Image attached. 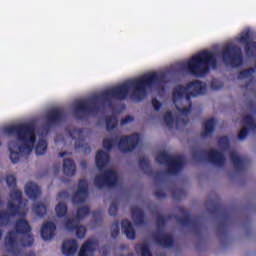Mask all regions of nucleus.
<instances>
[{"mask_svg": "<svg viewBox=\"0 0 256 256\" xmlns=\"http://www.w3.org/2000/svg\"><path fill=\"white\" fill-rule=\"evenodd\" d=\"M65 119V110L51 108L44 115V132H41L35 121L16 122L1 126L0 131L4 135H14L15 138L8 142L10 161L15 165L35 151L36 155H45L48 143L43 133H47L51 127H55Z\"/></svg>", "mask_w": 256, "mask_h": 256, "instance_id": "nucleus-1", "label": "nucleus"}, {"mask_svg": "<svg viewBox=\"0 0 256 256\" xmlns=\"http://www.w3.org/2000/svg\"><path fill=\"white\" fill-rule=\"evenodd\" d=\"M89 197V184L87 180L81 179L78 183V189L72 196L73 205H77L78 211L75 217H69L67 215V204L65 201L69 199V192L62 191L58 194V204L55 207L56 217L62 220V227L66 231H75L78 239H83L87 233L85 226H79V222L83 221L89 213V206L84 205L85 201Z\"/></svg>", "mask_w": 256, "mask_h": 256, "instance_id": "nucleus-2", "label": "nucleus"}, {"mask_svg": "<svg viewBox=\"0 0 256 256\" xmlns=\"http://www.w3.org/2000/svg\"><path fill=\"white\" fill-rule=\"evenodd\" d=\"M129 83L125 82L116 86H111L101 92H96L88 98L77 99L71 106V113L77 119L85 120L89 117H95L101 113L105 106L113 103L115 99L127 97Z\"/></svg>", "mask_w": 256, "mask_h": 256, "instance_id": "nucleus-3", "label": "nucleus"}, {"mask_svg": "<svg viewBox=\"0 0 256 256\" xmlns=\"http://www.w3.org/2000/svg\"><path fill=\"white\" fill-rule=\"evenodd\" d=\"M207 93V84L199 80L189 82L187 85H177L172 91L173 105L178 112V118L175 120V116L171 111H167L163 116V123L168 129H173V126L179 123H187V118L191 115V97H199V95H205Z\"/></svg>", "mask_w": 256, "mask_h": 256, "instance_id": "nucleus-4", "label": "nucleus"}, {"mask_svg": "<svg viewBox=\"0 0 256 256\" xmlns=\"http://www.w3.org/2000/svg\"><path fill=\"white\" fill-rule=\"evenodd\" d=\"M169 72H146L137 78L130 79V91L136 101H141L147 97L148 93L155 91H164L167 81H169Z\"/></svg>", "mask_w": 256, "mask_h": 256, "instance_id": "nucleus-5", "label": "nucleus"}, {"mask_svg": "<svg viewBox=\"0 0 256 256\" xmlns=\"http://www.w3.org/2000/svg\"><path fill=\"white\" fill-rule=\"evenodd\" d=\"M95 164L97 169L101 174L96 175L94 179V185L98 189H103V187H115L118 185L120 178L115 168L111 167L109 164V153L103 150H99L96 153Z\"/></svg>", "mask_w": 256, "mask_h": 256, "instance_id": "nucleus-6", "label": "nucleus"}, {"mask_svg": "<svg viewBox=\"0 0 256 256\" xmlns=\"http://www.w3.org/2000/svg\"><path fill=\"white\" fill-rule=\"evenodd\" d=\"M220 150H210L207 154L208 161L216 165V167H223L225 165V153H229L235 169L243 171L247 165V160L239 156L236 151L229 148V138L226 136L219 140Z\"/></svg>", "mask_w": 256, "mask_h": 256, "instance_id": "nucleus-7", "label": "nucleus"}, {"mask_svg": "<svg viewBox=\"0 0 256 256\" xmlns=\"http://www.w3.org/2000/svg\"><path fill=\"white\" fill-rule=\"evenodd\" d=\"M89 134V130L86 128L82 129H73L69 131L65 136L58 135L56 137V145H74L77 151L81 153H89L91 148L89 144L85 143V137Z\"/></svg>", "mask_w": 256, "mask_h": 256, "instance_id": "nucleus-8", "label": "nucleus"}, {"mask_svg": "<svg viewBox=\"0 0 256 256\" xmlns=\"http://www.w3.org/2000/svg\"><path fill=\"white\" fill-rule=\"evenodd\" d=\"M156 161L157 163H160V165L167 166L169 175H177V173L183 169V165L185 164L181 156H173L165 150L158 153Z\"/></svg>", "mask_w": 256, "mask_h": 256, "instance_id": "nucleus-9", "label": "nucleus"}, {"mask_svg": "<svg viewBox=\"0 0 256 256\" xmlns=\"http://www.w3.org/2000/svg\"><path fill=\"white\" fill-rule=\"evenodd\" d=\"M6 183H7L8 187H10V189H12L10 191L8 203H9V201H11V195H13L15 193H20L18 201L14 200L13 205H14V207H24V209H28L27 204L29 203V201L27 199H23V192H21V190L15 188V185H17V178L15 177V174H7L6 175ZM14 199H17V194L14 195Z\"/></svg>", "mask_w": 256, "mask_h": 256, "instance_id": "nucleus-10", "label": "nucleus"}, {"mask_svg": "<svg viewBox=\"0 0 256 256\" xmlns=\"http://www.w3.org/2000/svg\"><path fill=\"white\" fill-rule=\"evenodd\" d=\"M113 145H117L120 151H129V138L127 136L121 138L117 137L115 140H113V138L109 136L104 138V149H107V151H109L110 149H112Z\"/></svg>", "mask_w": 256, "mask_h": 256, "instance_id": "nucleus-11", "label": "nucleus"}, {"mask_svg": "<svg viewBox=\"0 0 256 256\" xmlns=\"http://www.w3.org/2000/svg\"><path fill=\"white\" fill-rule=\"evenodd\" d=\"M255 68H245L242 71H240L237 75V81L241 87H244L246 89H249L251 87V84L255 81Z\"/></svg>", "mask_w": 256, "mask_h": 256, "instance_id": "nucleus-12", "label": "nucleus"}, {"mask_svg": "<svg viewBox=\"0 0 256 256\" xmlns=\"http://www.w3.org/2000/svg\"><path fill=\"white\" fill-rule=\"evenodd\" d=\"M242 129L238 134V139H245L248 131H255L256 129V120L251 116V114H245L242 116Z\"/></svg>", "mask_w": 256, "mask_h": 256, "instance_id": "nucleus-13", "label": "nucleus"}, {"mask_svg": "<svg viewBox=\"0 0 256 256\" xmlns=\"http://www.w3.org/2000/svg\"><path fill=\"white\" fill-rule=\"evenodd\" d=\"M24 193L32 201H37L41 197V187L33 181H28L24 186Z\"/></svg>", "mask_w": 256, "mask_h": 256, "instance_id": "nucleus-14", "label": "nucleus"}, {"mask_svg": "<svg viewBox=\"0 0 256 256\" xmlns=\"http://www.w3.org/2000/svg\"><path fill=\"white\" fill-rule=\"evenodd\" d=\"M98 243L95 238L88 239L81 247L78 256H95Z\"/></svg>", "mask_w": 256, "mask_h": 256, "instance_id": "nucleus-15", "label": "nucleus"}, {"mask_svg": "<svg viewBox=\"0 0 256 256\" xmlns=\"http://www.w3.org/2000/svg\"><path fill=\"white\" fill-rule=\"evenodd\" d=\"M57 226L51 221L44 222L41 228V237L44 241H51L55 237Z\"/></svg>", "mask_w": 256, "mask_h": 256, "instance_id": "nucleus-16", "label": "nucleus"}, {"mask_svg": "<svg viewBox=\"0 0 256 256\" xmlns=\"http://www.w3.org/2000/svg\"><path fill=\"white\" fill-rule=\"evenodd\" d=\"M79 245L75 239H67L62 245V254L64 256H74L77 253Z\"/></svg>", "mask_w": 256, "mask_h": 256, "instance_id": "nucleus-17", "label": "nucleus"}, {"mask_svg": "<svg viewBox=\"0 0 256 256\" xmlns=\"http://www.w3.org/2000/svg\"><path fill=\"white\" fill-rule=\"evenodd\" d=\"M154 241L161 247H169L173 244V237L170 234L159 232L154 236Z\"/></svg>", "mask_w": 256, "mask_h": 256, "instance_id": "nucleus-18", "label": "nucleus"}, {"mask_svg": "<svg viewBox=\"0 0 256 256\" xmlns=\"http://www.w3.org/2000/svg\"><path fill=\"white\" fill-rule=\"evenodd\" d=\"M97 127L106 126V131H113L117 127V118L115 116L107 117V118H100L96 123Z\"/></svg>", "mask_w": 256, "mask_h": 256, "instance_id": "nucleus-19", "label": "nucleus"}, {"mask_svg": "<svg viewBox=\"0 0 256 256\" xmlns=\"http://www.w3.org/2000/svg\"><path fill=\"white\" fill-rule=\"evenodd\" d=\"M76 171H77V166L75 165V162H73L71 158H65L63 161L64 175H67V177H73L75 176Z\"/></svg>", "mask_w": 256, "mask_h": 256, "instance_id": "nucleus-20", "label": "nucleus"}, {"mask_svg": "<svg viewBox=\"0 0 256 256\" xmlns=\"http://www.w3.org/2000/svg\"><path fill=\"white\" fill-rule=\"evenodd\" d=\"M216 121L215 119L211 118L204 122V130L202 132V137H209V135L213 134V131L215 129Z\"/></svg>", "mask_w": 256, "mask_h": 256, "instance_id": "nucleus-21", "label": "nucleus"}, {"mask_svg": "<svg viewBox=\"0 0 256 256\" xmlns=\"http://www.w3.org/2000/svg\"><path fill=\"white\" fill-rule=\"evenodd\" d=\"M32 211L37 217H45L47 215V206L43 203H37L33 205Z\"/></svg>", "mask_w": 256, "mask_h": 256, "instance_id": "nucleus-22", "label": "nucleus"}, {"mask_svg": "<svg viewBox=\"0 0 256 256\" xmlns=\"http://www.w3.org/2000/svg\"><path fill=\"white\" fill-rule=\"evenodd\" d=\"M136 251L141 256H152L151 250L149 249V244H139L136 246Z\"/></svg>", "mask_w": 256, "mask_h": 256, "instance_id": "nucleus-23", "label": "nucleus"}, {"mask_svg": "<svg viewBox=\"0 0 256 256\" xmlns=\"http://www.w3.org/2000/svg\"><path fill=\"white\" fill-rule=\"evenodd\" d=\"M132 219L137 223V225L143 223V210L141 208L133 210Z\"/></svg>", "mask_w": 256, "mask_h": 256, "instance_id": "nucleus-24", "label": "nucleus"}, {"mask_svg": "<svg viewBox=\"0 0 256 256\" xmlns=\"http://www.w3.org/2000/svg\"><path fill=\"white\" fill-rule=\"evenodd\" d=\"M224 85L225 83H223V80L217 78L210 82V87L213 91H219V89H223Z\"/></svg>", "mask_w": 256, "mask_h": 256, "instance_id": "nucleus-25", "label": "nucleus"}, {"mask_svg": "<svg viewBox=\"0 0 256 256\" xmlns=\"http://www.w3.org/2000/svg\"><path fill=\"white\" fill-rule=\"evenodd\" d=\"M141 141V138L139 136V134H134L130 136V144H129V151H131L132 149H135L139 142Z\"/></svg>", "mask_w": 256, "mask_h": 256, "instance_id": "nucleus-26", "label": "nucleus"}, {"mask_svg": "<svg viewBox=\"0 0 256 256\" xmlns=\"http://www.w3.org/2000/svg\"><path fill=\"white\" fill-rule=\"evenodd\" d=\"M164 106L165 104L161 103V101H159L157 98H154L152 100V107L154 111H161V109H163Z\"/></svg>", "mask_w": 256, "mask_h": 256, "instance_id": "nucleus-27", "label": "nucleus"}, {"mask_svg": "<svg viewBox=\"0 0 256 256\" xmlns=\"http://www.w3.org/2000/svg\"><path fill=\"white\" fill-rule=\"evenodd\" d=\"M140 167L147 173V169H149V159H147V157L143 156L140 158Z\"/></svg>", "mask_w": 256, "mask_h": 256, "instance_id": "nucleus-28", "label": "nucleus"}, {"mask_svg": "<svg viewBox=\"0 0 256 256\" xmlns=\"http://www.w3.org/2000/svg\"><path fill=\"white\" fill-rule=\"evenodd\" d=\"M122 231L125 233L126 237L129 238V220L122 221Z\"/></svg>", "mask_w": 256, "mask_h": 256, "instance_id": "nucleus-29", "label": "nucleus"}, {"mask_svg": "<svg viewBox=\"0 0 256 256\" xmlns=\"http://www.w3.org/2000/svg\"><path fill=\"white\" fill-rule=\"evenodd\" d=\"M109 215H117V202H112L109 208Z\"/></svg>", "mask_w": 256, "mask_h": 256, "instance_id": "nucleus-30", "label": "nucleus"}, {"mask_svg": "<svg viewBox=\"0 0 256 256\" xmlns=\"http://www.w3.org/2000/svg\"><path fill=\"white\" fill-rule=\"evenodd\" d=\"M118 234H119V222H115L112 225L111 235H112V237H117Z\"/></svg>", "mask_w": 256, "mask_h": 256, "instance_id": "nucleus-31", "label": "nucleus"}, {"mask_svg": "<svg viewBox=\"0 0 256 256\" xmlns=\"http://www.w3.org/2000/svg\"><path fill=\"white\" fill-rule=\"evenodd\" d=\"M120 125L121 127H127V125H129V117H126L125 119H123Z\"/></svg>", "mask_w": 256, "mask_h": 256, "instance_id": "nucleus-32", "label": "nucleus"}, {"mask_svg": "<svg viewBox=\"0 0 256 256\" xmlns=\"http://www.w3.org/2000/svg\"><path fill=\"white\" fill-rule=\"evenodd\" d=\"M69 155H71L70 152H60V153H59V156H60V157H69Z\"/></svg>", "mask_w": 256, "mask_h": 256, "instance_id": "nucleus-33", "label": "nucleus"}, {"mask_svg": "<svg viewBox=\"0 0 256 256\" xmlns=\"http://www.w3.org/2000/svg\"><path fill=\"white\" fill-rule=\"evenodd\" d=\"M93 217H94V219H96V221L98 222V223H100L101 222V217H99V214H93Z\"/></svg>", "mask_w": 256, "mask_h": 256, "instance_id": "nucleus-34", "label": "nucleus"}, {"mask_svg": "<svg viewBox=\"0 0 256 256\" xmlns=\"http://www.w3.org/2000/svg\"><path fill=\"white\" fill-rule=\"evenodd\" d=\"M100 253H102L101 256H107V248H102Z\"/></svg>", "mask_w": 256, "mask_h": 256, "instance_id": "nucleus-35", "label": "nucleus"}, {"mask_svg": "<svg viewBox=\"0 0 256 256\" xmlns=\"http://www.w3.org/2000/svg\"><path fill=\"white\" fill-rule=\"evenodd\" d=\"M80 165H81V167H82L83 169H85V168L87 167V161L82 160V161L80 162Z\"/></svg>", "mask_w": 256, "mask_h": 256, "instance_id": "nucleus-36", "label": "nucleus"}, {"mask_svg": "<svg viewBox=\"0 0 256 256\" xmlns=\"http://www.w3.org/2000/svg\"><path fill=\"white\" fill-rule=\"evenodd\" d=\"M129 235L131 237V235H133V229L131 228V224H129Z\"/></svg>", "mask_w": 256, "mask_h": 256, "instance_id": "nucleus-37", "label": "nucleus"}, {"mask_svg": "<svg viewBox=\"0 0 256 256\" xmlns=\"http://www.w3.org/2000/svg\"><path fill=\"white\" fill-rule=\"evenodd\" d=\"M59 171V166L55 168L54 172L57 173Z\"/></svg>", "mask_w": 256, "mask_h": 256, "instance_id": "nucleus-38", "label": "nucleus"}]
</instances>
